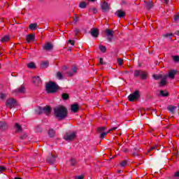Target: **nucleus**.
<instances>
[{
	"label": "nucleus",
	"instance_id": "f257e3e1",
	"mask_svg": "<svg viewBox=\"0 0 179 179\" xmlns=\"http://www.w3.org/2000/svg\"><path fill=\"white\" fill-rule=\"evenodd\" d=\"M54 115L58 121H62L68 117V109L61 105L54 108Z\"/></svg>",
	"mask_w": 179,
	"mask_h": 179
},
{
	"label": "nucleus",
	"instance_id": "f03ea898",
	"mask_svg": "<svg viewBox=\"0 0 179 179\" xmlns=\"http://www.w3.org/2000/svg\"><path fill=\"white\" fill-rule=\"evenodd\" d=\"M45 90L48 94H54L59 90V86L52 81H50L45 85Z\"/></svg>",
	"mask_w": 179,
	"mask_h": 179
},
{
	"label": "nucleus",
	"instance_id": "7ed1b4c3",
	"mask_svg": "<svg viewBox=\"0 0 179 179\" xmlns=\"http://www.w3.org/2000/svg\"><path fill=\"white\" fill-rule=\"evenodd\" d=\"M138 99H141V92L139 90H136L134 93L130 94L127 97V100L131 102L138 101Z\"/></svg>",
	"mask_w": 179,
	"mask_h": 179
},
{
	"label": "nucleus",
	"instance_id": "20e7f679",
	"mask_svg": "<svg viewBox=\"0 0 179 179\" xmlns=\"http://www.w3.org/2000/svg\"><path fill=\"white\" fill-rule=\"evenodd\" d=\"M134 75V78H138L140 76V79H142L143 80H146V79H148V72L146 71L136 70Z\"/></svg>",
	"mask_w": 179,
	"mask_h": 179
},
{
	"label": "nucleus",
	"instance_id": "39448f33",
	"mask_svg": "<svg viewBox=\"0 0 179 179\" xmlns=\"http://www.w3.org/2000/svg\"><path fill=\"white\" fill-rule=\"evenodd\" d=\"M75 138H76V132L68 131L65 133L64 139H65L67 142H72Z\"/></svg>",
	"mask_w": 179,
	"mask_h": 179
},
{
	"label": "nucleus",
	"instance_id": "423d86ee",
	"mask_svg": "<svg viewBox=\"0 0 179 179\" xmlns=\"http://www.w3.org/2000/svg\"><path fill=\"white\" fill-rule=\"evenodd\" d=\"M16 106H17V101L13 98L8 99L6 101V107L8 108H14Z\"/></svg>",
	"mask_w": 179,
	"mask_h": 179
},
{
	"label": "nucleus",
	"instance_id": "0eeeda50",
	"mask_svg": "<svg viewBox=\"0 0 179 179\" xmlns=\"http://www.w3.org/2000/svg\"><path fill=\"white\" fill-rule=\"evenodd\" d=\"M43 113L46 115H50V114H51V107L49 106H45L43 108L40 107L38 114L40 115L43 114Z\"/></svg>",
	"mask_w": 179,
	"mask_h": 179
},
{
	"label": "nucleus",
	"instance_id": "6e6552de",
	"mask_svg": "<svg viewBox=\"0 0 179 179\" xmlns=\"http://www.w3.org/2000/svg\"><path fill=\"white\" fill-rule=\"evenodd\" d=\"M25 40L27 43H32L36 40V34H29L26 36Z\"/></svg>",
	"mask_w": 179,
	"mask_h": 179
},
{
	"label": "nucleus",
	"instance_id": "1a4fd4ad",
	"mask_svg": "<svg viewBox=\"0 0 179 179\" xmlns=\"http://www.w3.org/2000/svg\"><path fill=\"white\" fill-rule=\"evenodd\" d=\"M90 34L92 36V37L97 38V37H99V34H100V31L97 28H92L90 30Z\"/></svg>",
	"mask_w": 179,
	"mask_h": 179
},
{
	"label": "nucleus",
	"instance_id": "9d476101",
	"mask_svg": "<svg viewBox=\"0 0 179 179\" xmlns=\"http://www.w3.org/2000/svg\"><path fill=\"white\" fill-rule=\"evenodd\" d=\"M56 159L57 157L54 156L52 154H50L46 159V162L50 164H52V163H55Z\"/></svg>",
	"mask_w": 179,
	"mask_h": 179
},
{
	"label": "nucleus",
	"instance_id": "9b49d317",
	"mask_svg": "<svg viewBox=\"0 0 179 179\" xmlns=\"http://www.w3.org/2000/svg\"><path fill=\"white\" fill-rule=\"evenodd\" d=\"M43 50L45 51H52V50H54V45L50 42H48L43 46Z\"/></svg>",
	"mask_w": 179,
	"mask_h": 179
},
{
	"label": "nucleus",
	"instance_id": "f8f14e48",
	"mask_svg": "<svg viewBox=\"0 0 179 179\" xmlns=\"http://www.w3.org/2000/svg\"><path fill=\"white\" fill-rule=\"evenodd\" d=\"M102 9V12H107V10H110V6H108V3L106 1H103L101 6Z\"/></svg>",
	"mask_w": 179,
	"mask_h": 179
},
{
	"label": "nucleus",
	"instance_id": "ddd939ff",
	"mask_svg": "<svg viewBox=\"0 0 179 179\" xmlns=\"http://www.w3.org/2000/svg\"><path fill=\"white\" fill-rule=\"evenodd\" d=\"M8 123L5 122H0V131H8Z\"/></svg>",
	"mask_w": 179,
	"mask_h": 179
},
{
	"label": "nucleus",
	"instance_id": "4468645a",
	"mask_svg": "<svg viewBox=\"0 0 179 179\" xmlns=\"http://www.w3.org/2000/svg\"><path fill=\"white\" fill-rule=\"evenodd\" d=\"M26 92L24 86H21L19 88L15 89L13 91V93H20V94H23Z\"/></svg>",
	"mask_w": 179,
	"mask_h": 179
},
{
	"label": "nucleus",
	"instance_id": "2eb2a0df",
	"mask_svg": "<svg viewBox=\"0 0 179 179\" xmlns=\"http://www.w3.org/2000/svg\"><path fill=\"white\" fill-rule=\"evenodd\" d=\"M32 82L34 85L38 86V85L41 84V78H40V76L34 77L32 78Z\"/></svg>",
	"mask_w": 179,
	"mask_h": 179
},
{
	"label": "nucleus",
	"instance_id": "dca6fc26",
	"mask_svg": "<svg viewBox=\"0 0 179 179\" xmlns=\"http://www.w3.org/2000/svg\"><path fill=\"white\" fill-rule=\"evenodd\" d=\"M71 111L73 113H78L79 111V104L77 103L71 105Z\"/></svg>",
	"mask_w": 179,
	"mask_h": 179
},
{
	"label": "nucleus",
	"instance_id": "f3484780",
	"mask_svg": "<svg viewBox=\"0 0 179 179\" xmlns=\"http://www.w3.org/2000/svg\"><path fill=\"white\" fill-rule=\"evenodd\" d=\"M177 73V71L176 70H171L169 72L168 76L169 78V79H174V78H176V75Z\"/></svg>",
	"mask_w": 179,
	"mask_h": 179
},
{
	"label": "nucleus",
	"instance_id": "a211bd4d",
	"mask_svg": "<svg viewBox=\"0 0 179 179\" xmlns=\"http://www.w3.org/2000/svg\"><path fill=\"white\" fill-rule=\"evenodd\" d=\"M105 33L108 37H113L114 36V31H113L111 29H106L105 30Z\"/></svg>",
	"mask_w": 179,
	"mask_h": 179
},
{
	"label": "nucleus",
	"instance_id": "6ab92c4d",
	"mask_svg": "<svg viewBox=\"0 0 179 179\" xmlns=\"http://www.w3.org/2000/svg\"><path fill=\"white\" fill-rule=\"evenodd\" d=\"M144 3L147 9H152V8H153V2L152 1H145Z\"/></svg>",
	"mask_w": 179,
	"mask_h": 179
},
{
	"label": "nucleus",
	"instance_id": "aec40b11",
	"mask_svg": "<svg viewBox=\"0 0 179 179\" xmlns=\"http://www.w3.org/2000/svg\"><path fill=\"white\" fill-rule=\"evenodd\" d=\"M117 17H120V18H122V17H125V11H122V10H118L117 11Z\"/></svg>",
	"mask_w": 179,
	"mask_h": 179
},
{
	"label": "nucleus",
	"instance_id": "412c9836",
	"mask_svg": "<svg viewBox=\"0 0 179 179\" xmlns=\"http://www.w3.org/2000/svg\"><path fill=\"white\" fill-rule=\"evenodd\" d=\"M131 156H139V149L135 148L133 150H131Z\"/></svg>",
	"mask_w": 179,
	"mask_h": 179
},
{
	"label": "nucleus",
	"instance_id": "4be33fe9",
	"mask_svg": "<svg viewBox=\"0 0 179 179\" xmlns=\"http://www.w3.org/2000/svg\"><path fill=\"white\" fill-rule=\"evenodd\" d=\"M14 127L16 129V132H22L23 129L22 128V125L19 124V123H15Z\"/></svg>",
	"mask_w": 179,
	"mask_h": 179
},
{
	"label": "nucleus",
	"instance_id": "5701e85b",
	"mask_svg": "<svg viewBox=\"0 0 179 179\" xmlns=\"http://www.w3.org/2000/svg\"><path fill=\"white\" fill-rule=\"evenodd\" d=\"M48 136H50V138H54V136H55V130L53 129H49Z\"/></svg>",
	"mask_w": 179,
	"mask_h": 179
},
{
	"label": "nucleus",
	"instance_id": "b1692460",
	"mask_svg": "<svg viewBox=\"0 0 179 179\" xmlns=\"http://www.w3.org/2000/svg\"><path fill=\"white\" fill-rule=\"evenodd\" d=\"M48 61L42 62L41 64V68H42V69H45V68H48Z\"/></svg>",
	"mask_w": 179,
	"mask_h": 179
},
{
	"label": "nucleus",
	"instance_id": "393cba45",
	"mask_svg": "<svg viewBox=\"0 0 179 179\" xmlns=\"http://www.w3.org/2000/svg\"><path fill=\"white\" fill-rule=\"evenodd\" d=\"M9 40H10V38L9 37V36H5L3 38H1V43H8Z\"/></svg>",
	"mask_w": 179,
	"mask_h": 179
},
{
	"label": "nucleus",
	"instance_id": "a878e982",
	"mask_svg": "<svg viewBox=\"0 0 179 179\" xmlns=\"http://www.w3.org/2000/svg\"><path fill=\"white\" fill-rule=\"evenodd\" d=\"M27 68H29V69H35L36 68V64H34V62H31L30 63H29L27 65Z\"/></svg>",
	"mask_w": 179,
	"mask_h": 179
},
{
	"label": "nucleus",
	"instance_id": "bb28decb",
	"mask_svg": "<svg viewBox=\"0 0 179 179\" xmlns=\"http://www.w3.org/2000/svg\"><path fill=\"white\" fill-rule=\"evenodd\" d=\"M87 6V4L86 3V1H82L79 4V8H81V9H85Z\"/></svg>",
	"mask_w": 179,
	"mask_h": 179
},
{
	"label": "nucleus",
	"instance_id": "cd10ccee",
	"mask_svg": "<svg viewBox=\"0 0 179 179\" xmlns=\"http://www.w3.org/2000/svg\"><path fill=\"white\" fill-rule=\"evenodd\" d=\"M168 110L172 113V114H174V112L176 111V106H170L168 108Z\"/></svg>",
	"mask_w": 179,
	"mask_h": 179
},
{
	"label": "nucleus",
	"instance_id": "c85d7f7f",
	"mask_svg": "<svg viewBox=\"0 0 179 179\" xmlns=\"http://www.w3.org/2000/svg\"><path fill=\"white\" fill-rule=\"evenodd\" d=\"M160 94L163 96V97H169V92L167 91H164V90H161L160 91Z\"/></svg>",
	"mask_w": 179,
	"mask_h": 179
},
{
	"label": "nucleus",
	"instance_id": "c756f323",
	"mask_svg": "<svg viewBox=\"0 0 179 179\" xmlns=\"http://www.w3.org/2000/svg\"><path fill=\"white\" fill-rule=\"evenodd\" d=\"M152 76L155 80H159V79H162V78H163V75L162 74H154Z\"/></svg>",
	"mask_w": 179,
	"mask_h": 179
},
{
	"label": "nucleus",
	"instance_id": "7c9ffc66",
	"mask_svg": "<svg viewBox=\"0 0 179 179\" xmlns=\"http://www.w3.org/2000/svg\"><path fill=\"white\" fill-rule=\"evenodd\" d=\"M99 50L101 52H106L107 48L103 45H99Z\"/></svg>",
	"mask_w": 179,
	"mask_h": 179
},
{
	"label": "nucleus",
	"instance_id": "2f4dec72",
	"mask_svg": "<svg viewBox=\"0 0 179 179\" xmlns=\"http://www.w3.org/2000/svg\"><path fill=\"white\" fill-rule=\"evenodd\" d=\"M29 29L31 30H36V29H37V23H32L29 24Z\"/></svg>",
	"mask_w": 179,
	"mask_h": 179
},
{
	"label": "nucleus",
	"instance_id": "473e14b6",
	"mask_svg": "<svg viewBox=\"0 0 179 179\" xmlns=\"http://www.w3.org/2000/svg\"><path fill=\"white\" fill-rule=\"evenodd\" d=\"M167 85V81L164 80H161L159 82V87H163V86H166Z\"/></svg>",
	"mask_w": 179,
	"mask_h": 179
},
{
	"label": "nucleus",
	"instance_id": "72a5a7b5",
	"mask_svg": "<svg viewBox=\"0 0 179 179\" xmlns=\"http://www.w3.org/2000/svg\"><path fill=\"white\" fill-rule=\"evenodd\" d=\"M120 166L121 167H126L128 165V161L124 160V161H122L120 163Z\"/></svg>",
	"mask_w": 179,
	"mask_h": 179
},
{
	"label": "nucleus",
	"instance_id": "f704fd0d",
	"mask_svg": "<svg viewBox=\"0 0 179 179\" xmlns=\"http://www.w3.org/2000/svg\"><path fill=\"white\" fill-rule=\"evenodd\" d=\"M62 97L63 100H68L69 99V94L66 93H64L62 94Z\"/></svg>",
	"mask_w": 179,
	"mask_h": 179
},
{
	"label": "nucleus",
	"instance_id": "c9c22d12",
	"mask_svg": "<svg viewBox=\"0 0 179 179\" xmlns=\"http://www.w3.org/2000/svg\"><path fill=\"white\" fill-rule=\"evenodd\" d=\"M157 145H153L152 147H151L149 150H148V153H150L151 152L155 150V149H157V150H159V149L157 148Z\"/></svg>",
	"mask_w": 179,
	"mask_h": 179
},
{
	"label": "nucleus",
	"instance_id": "e433bc0d",
	"mask_svg": "<svg viewBox=\"0 0 179 179\" xmlns=\"http://www.w3.org/2000/svg\"><path fill=\"white\" fill-rule=\"evenodd\" d=\"M57 78H58V79H59V80L64 79V76H62V73L59 71H58L57 73Z\"/></svg>",
	"mask_w": 179,
	"mask_h": 179
},
{
	"label": "nucleus",
	"instance_id": "4c0bfd02",
	"mask_svg": "<svg viewBox=\"0 0 179 179\" xmlns=\"http://www.w3.org/2000/svg\"><path fill=\"white\" fill-rule=\"evenodd\" d=\"M71 166H76V159L75 158H71L70 159Z\"/></svg>",
	"mask_w": 179,
	"mask_h": 179
},
{
	"label": "nucleus",
	"instance_id": "58836bf2",
	"mask_svg": "<svg viewBox=\"0 0 179 179\" xmlns=\"http://www.w3.org/2000/svg\"><path fill=\"white\" fill-rule=\"evenodd\" d=\"M107 134H108V132H102L100 135V138L101 139H104V138H106V136H107Z\"/></svg>",
	"mask_w": 179,
	"mask_h": 179
},
{
	"label": "nucleus",
	"instance_id": "ea45409f",
	"mask_svg": "<svg viewBox=\"0 0 179 179\" xmlns=\"http://www.w3.org/2000/svg\"><path fill=\"white\" fill-rule=\"evenodd\" d=\"M117 64L120 66H122V64H124V59H122V58H118L117 59Z\"/></svg>",
	"mask_w": 179,
	"mask_h": 179
},
{
	"label": "nucleus",
	"instance_id": "a19ab883",
	"mask_svg": "<svg viewBox=\"0 0 179 179\" xmlns=\"http://www.w3.org/2000/svg\"><path fill=\"white\" fill-rule=\"evenodd\" d=\"M89 12H92V13H94V15H96V13H97V9L94 8H90Z\"/></svg>",
	"mask_w": 179,
	"mask_h": 179
},
{
	"label": "nucleus",
	"instance_id": "79ce46f5",
	"mask_svg": "<svg viewBox=\"0 0 179 179\" xmlns=\"http://www.w3.org/2000/svg\"><path fill=\"white\" fill-rule=\"evenodd\" d=\"M174 62H179V56L176 55V56H173L172 57Z\"/></svg>",
	"mask_w": 179,
	"mask_h": 179
},
{
	"label": "nucleus",
	"instance_id": "37998d69",
	"mask_svg": "<svg viewBox=\"0 0 179 179\" xmlns=\"http://www.w3.org/2000/svg\"><path fill=\"white\" fill-rule=\"evenodd\" d=\"M73 23H77L79 22V17L75 16L73 17Z\"/></svg>",
	"mask_w": 179,
	"mask_h": 179
},
{
	"label": "nucleus",
	"instance_id": "c03bdc74",
	"mask_svg": "<svg viewBox=\"0 0 179 179\" xmlns=\"http://www.w3.org/2000/svg\"><path fill=\"white\" fill-rule=\"evenodd\" d=\"M74 33H75L76 36H78V34H79V33H80V29L79 28H76L74 29Z\"/></svg>",
	"mask_w": 179,
	"mask_h": 179
},
{
	"label": "nucleus",
	"instance_id": "a18cd8bd",
	"mask_svg": "<svg viewBox=\"0 0 179 179\" xmlns=\"http://www.w3.org/2000/svg\"><path fill=\"white\" fill-rule=\"evenodd\" d=\"M103 131H106V127H98V132H103Z\"/></svg>",
	"mask_w": 179,
	"mask_h": 179
},
{
	"label": "nucleus",
	"instance_id": "49530a36",
	"mask_svg": "<svg viewBox=\"0 0 179 179\" xmlns=\"http://www.w3.org/2000/svg\"><path fill=\"white\" fill-rule=\"evenodd\" d=\"M72 71L74 73H76V72H78V67L76 66H72Z\"/></svg>",
	"mask_w": 179,
	"mask_h": 179
},
{
	"label": "nucleus",
	"instance_id": "de8ad7c7",
	"mask_svg": "<svg viewBox=\"0 0 179 179\" xmlns=\"http://www.w3.org/2000/svg\"><path fill=\"white\" fill-rule=\"evenodd\" d=\"M173 20L174 22L179 20V13L174 16Z\"/></svg>",
	"mask_w": 179,
	"mask_h": 179
},
{
	"label": "nucleus",
	"instance_id": "09e8293b",
	"mask_svg": "<svg viewBox=\"0 0 179 179\" xmlns=\"http://www.w3.org/2000/svg\"><path fill=\"white\" fill-rule=\"evenodd\" d=\"M27 138V135L24 134L20 136V139H26Z\"/></svg>",
	"mask_w": 179,
	"mask_h": 179
},
{
	"label": "nucleus",
	"instance_id": "8fccbe9b",
	"mask_svg": "<svg viewBox=\"0 0 179 179\" xmlns=\"http://www.w3.org/2000/svg\"><path fill=\"white\" fill-rule=\"evenodd\" d=\"M5 97H6L5 94L0 93V99L1 100H3V99H5Z\"/></svg>",
	"mask_w": 179,
	"mask_h": 179
},
{
	"label": "nucleus",
	"instance_id": "3c124183",
	"mask_svg": "<svg viewBox=\"0 0 179 179\" xmlns=\"http://www.w3.org/2000/svg\"><path fill=\"white\" fill-rule=\"evenodd\" d=\"M5 170H6V168H5V166H0V171L1 172L5 171Z\"/></svg>",
	"mask_w": 179,
	"mask_h": 179
},
{
	"label": "nucleus",
	"instance_id": "603ef678",
	"mask_svg": "<svg viewBox=\"0 0 179 179\" xmlns=\"http://www.w3.org/2000/svg\"><path fill=\"white\" fill-rule=\"evenodd\" d=\"M118 127H113L111 128L110 129H109V131H108V133L110 134V132H111V131H115Z\"/></svg>",
	"mask_w": 179,
	"mask_h": 179
},
{
	"label": "nucleus",
	"instance_id": "864d4df0",
	"mask_svg": "<svg viewBox=\"0 0 179 179\" xmlns=\"http://www.w3.org/2000/svg\"><path fill=\"white\" fill-rule=\"evenodd\" d=\"M69 44H71V45H75V41L69 40Z\"/></svg>",
	"mask_w": 179,
	"mask_h": 179
},
{
	"label": "nucleus",
	"instance_id": "5fc2aeb1",
	"mask_svg": "<svg viewBox=\"0 0 179 179\" xmlns=\"http://www.w3.org/2000/svg\"><path fill=\"white\" fill-rule=\"evenodd\" d=\"M167 78H169L168 75L162 76V80H167Z\"/></svg>",
	"mask_w": 179,
	"mask_h": 179
},
{
	"label": "nucleus",
	"instance_id": "6e6d98bb",
	"mask_svg": "<svg viewBox=\"0 0 179 179\" xmlns=\"http://www.w3.org/2000/svg\"><path fill=\"white\" fill-rule=\"evenodd\" d=\"M173 36V34H165V35H164V37H170V36Z\"/></svg>",
	"mask_w": 179,
	"mask_h": 179
},
{
	"label": "nucleus",
	"instance_id": "4d7b16f0",
	"mask_svg": "<svg viewBox=\"0 0 179 179\" xmlns=\"http://www.w3.org/2000/svg\"><path fill=\"white\" fill-rule=\"evenodd\" d=\"M76 179H83V176L80 175L78 176H76Z\"/></svg>",
	"mask_w": 179,
	"mask_h": 179
},
{
	"label": "nucleus",
	"instance_id": "13d9d810",
	"mask_svg": "<svg viewBox=\"0 0 179 179\" xmlns=\"http://www.w3.org/2000/svg\"><path fill=\"white\" fill-rule=\"evenodd\" d=\"M99 64H100L101 65H104V63L103 62V58H100V59H99Z\"/></svg>",
	"mask_w": 179,
	"mask_h": 179
},
{
	"label": "nucleus",
	"instance_id": "bf43d9fd",
	"mask_svg": "<svg viewBox=\"0 0 179 179\" xmlns=\"http://www.w3.org/2000/svg\"><path fill=\"white\" fill-rule=\"evenodd\" d=\"M67 75H68L69 76H73V73H72L71 71L67 72Z\"/></svg>",
	"mask_w": 179,
	"mask_h": 179
},
{
	"label": "nucleus",
	"instance_id": "052dcab7",
	"mask_svg": "<svg viewBox=\"0 0 179 179\" xmlns=\"http://www.w3.org/2000/svg\"><path fill=\"white\" fill-rule=\"evenodd\" d=\"M174 176L179 177V171H178L177 172L175 173Z\"/></svg>",
	"mask_w": 179,
	"mask_h": 179
},
{
	"label": "nucleus",
	"instance_id": "680f3d73",
	"mask_svg": "<svg viewBox=\"0 0 179 179\" xmlns=\"http://www.w3.org/2000/svg\"><path fill=\"white\" fill-rule=\"evenodd\" d=\"M123 152L124 153H128V148H124Z\"/></svg>",
	"mask_w": 179,
	"mask_h": 179
},
{
	"label": "nucleus",
	"instance_id": "e2e57ef3",
	"mask_svg": "<svg viewBox=\"0 0 179 179\" xmlns=\"http://www.w3.org/2000/svg\"><path fill=\"white\" fill-rule=\"evenodd\" d=\"M108 41H109L110 42L113 41V36L108 37Z\"/></svg>",
	"mask_w": 179,
	"mask_h": 179
},
{
	"label": "nucleus",
	"instance_id": "0e129e2a",
	"mask_svg": "<svg viewBox=\"0 0 179 179\" xmlns=\"http://www.w3.org/2000/svg\"><path fill=\"white\" fill-rule=\"evenodd\" d=\"M174 34H176V36H179V30L176 31Z\"/></svg>",
	"mask_w": 179,
	"mask_h": 179
},
{
	"label": "nucleus",
	"instance_id": "69168bd1",
	"mask_svg": "<svg viewBox=\"0 0 179 179\" xmlns=\"http://www.w3.org/2000/svg\"><path fill=\"white\" fill-rule=\"evenodd\" d=\"M122 170H118L117 171V173H118V174H122Z\"/></svg>",
	"mask_w": 179,
	"mask_h": 179
},
{
	"label": "nucleus",
	"instance_id": "338daca9",
	"mask_svg": "<svg viewBox=\"0 0 179 179\" xmlns=\"http://www.w3.org/2000/svg\"><path fill=\"white\" fill-rule=\"evenodd\" d=\"M165 3H169V0H164Z\"/></svg>",
	"mask_w": 179,
	"mask_h": 179
},
{
	"label": "nucleus",
	"instance_id": "774afa93",
	"mask_svg": "<svg viewBox=\"0 0 179 179\" xmlns=\"http://www.w3.org/2000/svg\"><path fill=\"white\" fill-rule=\"evenodd\" d=\"M14 179H22L21 178H19V177H16Z\"/></svg>",
	"mask_w": 179,
	"mask_h": 179
}]
</instances>
